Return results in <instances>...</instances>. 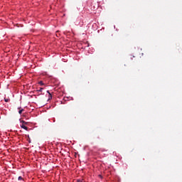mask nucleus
<instances>
[{
    "label": "nucleus",
    "mask_w": 182,
    "mask_h": 182,
    "mask_svg": "<svg viewBox=\"0 0 182 182\" xmlns=\"http://www.w3.org/2000/svg\"><path fill=\"white\" fill-rule=\"evenodd\" d=\"M47 93H48V95H49L48 100H50L52 99V94H50V92L49 91H47Z\"/></svg>",
    "instance_id": "1"
},
{
    "label": "nucleus",
    "mask_w": 182,
    "mask_h": 182,
    "mask_svg": "<svg viewBox=\"0 0 182 182\" xmlns=\"http://www.w3.org/2000/svg\"><path fill=\"white\" fill-rule=\"evenodd\" d=\"M21 129H24V130H28V127L23 124L21 125Z\"/></svg>",
    "instance_id": "2"
},
{
    "label": "nucleus",
    "mask_w": 182,
    "mask_h": 182,
    "mask_svg": "<svg viewBox=\"0 0 182 182\" xmlns=\"http://www.w3.org/2000/svg\"><path fill=\"white\" fill-rule=\"evenodd\" d=\"M22 112H23V109H21L18 111L19 114H22Z\"/></svg>",
    "instance_id": "3"
},
{
    "label": "nucleus",
    "mask_w": 182,
    "mask_h": 182,
    "mask_svg": "<svg viewBox=\"0 0 182 182\" xmlns=\"http://www.w3.org/2000/svg\"><path fill=\"white\" fill-rule=\"evenodd\" d=\"M38 83H39V85H41V86H43V81H40Z\"/></svg>",
    "instance_id": "4"
},
{
    "label": "nucleus",
    "mask_w": 182,
    "mask_h": 182,
    "mask_svg": "<svg viewBox=\"0 0 182 182\" xmlns=\"http://www.w3.org/2000/svg\"><path fill=\"white\" fill-rule=\"evenodd\" d=\"M42 90H43V88L41 87V88L38 90V92H42Z\"/></svg>",
    "instance_id": "5"
},
{
    "label": "nucleus",
    "mask_w": 182,
    "mask_h": 182,
    "mask_svg": "<svg viewBox=\"0 0 182 182\" xmlns=\"http://www.w3.org/2000/svg\"><path fill=\"white\" fill-rule=\"evenodd\" d=\"M22 179H23L22 176H19V177H18V180H19V181H21V180H22Z\"/></svg>",
    "instance_id": "6"
},
{
    "label": "nucleus",
    "mask_w": 182,
    "mask_h": 182,
    "mask_svg": "<svg viewBox=\"0 0 182 182\" xmlns=\"http://www.w3.org/2000/svg\"><path fill=\"white\" fill-rule=\"evenodd\" d=\"M5 102H9V100L5 99Z\"/></svg>",
    "instance_id": "7"
},
{
    "label": "nucleus",
    "mask_w": 182,
    "mask_h": 182,
    "mask_svg": "<svg viewBox=\"0 0 182 182\" xmlns=\"http://www.w3.org/2000/svg\"><path fill=\"white\" fill-rule=\"evenodd\" d=\"M23 123H25V121H23Z\"/></svg>",
    "instance_id": "8"
},
{
    "label": "nucleus",
    "mask_w": 182,
    "mask_h": 182,
    "mask_svg": "<svg viewBox=\"0 0 182 182\" xmlns=\"http://www.w3.org/2000/svg\"><path fill=\"white\" fill-rule=\"evenodd\" d=\"M18 109H21V107H18Z\"/></svg>",
    "instance_id": "9"
},
{
    "label": "nucleus",
    "mask_w": 182,
    "mask_h": 182,
    "mask_svg": "<svg viewBox=\"0 0 182 182\" xmlns=\"http://www.w3.org/2000/svg\"><path fill=\"white\" fill-rule=\"evenodd\" d=\"M0 119H1V117H0Z\"/></svg>",
    "instance_id": "10"
}]
</instances>
